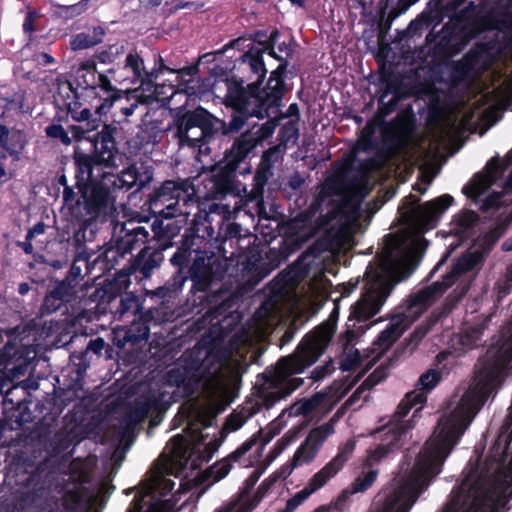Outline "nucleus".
I'll return each instance as SVG.
<instances>
[{
    "instance_id": "nucleus-1",
    "label": "nucleus",
    "mask_w": 512,
    "mask_h": 512,
    "mask_svg": "<svg viewBox=\"0 0 512 512\" xmlns=\"http://www.w3.org/2000/svg\"><path fill=\"white\" fill-rule=\"evenodd\" d=\"M505 374H475L469 388L454 396L412 468H401L391 484L379 493L376 512H409L419 494L458 443L473 418L502 382Z\"/></svg>"
},
{
    "instance_id": "nucleus-2",
    "label": "nucleus",
    "mask_w": 512,
    "mask_h": 512,
    "mask_svg": "<svg viewBox=\"0 0 512 512\" xmlns=\"http://www.w3.org/2000/svg\"><path fill=\"white\" fill-rule=\"evenodd\" d=\"M452 201L451 196L442 195L414 207L418 199L414 195L405 198L401 207L402 214L411 222L416 232L389 236L378 263L367 267L364 291L351 307L350 320L366 321L380 311L395 284L407 278L417 266L426 248L423 231L435 226Z\"/></svg>"
},
{
    "instance_id": "nucleus-3",
    "label": "nucleus",
    "mask_w": 512,
    "mask_h": 512,
    "mask_svg": "<svg viewBox=\"0 0 512 512\" xmlns=\"http://www.w3.org/2000/svg\"><path fill=\"white\" fill-rule=\"evenodd\" d=\"M481 254L478 252L467 253L463 255L455 264L452 271L447 274L442 282H435L414 296H412L405 306L398 308L395 314L390 318L389 324L383 330L374 342V350L377 356L373 359L364 358L360 355L358 349L346 346L341 359V369L344 371L362 368L363 371L369 369L378 356L385 351L394 341H396L403 332L434 302L442 293L463 273L473 270L481 261Z\"/></svg>"
},
{
    "instance_id": "nucleus-4",
    "label": "nucleus",
    "mask_w": 512,
    "mask_h": 512,
    "mask_svg": "<svg viewBox=\"0 0 512 512\" xmlns=\"http://www.w3.org/2000/svg\"><path fill=\"white\" fill-rule=\"evenodd\" d=\"M338 316V307L335 306L329 318L306 336L293 355L278 362L271 385L279 399L288 396L303 383L302 378L294 375L302 373L322 354L335 333Z\"/></svg>"
},
{
    "instance_id": "nucleus-5",
    "label": "nucleus",
    "mask_w": 512,
    "mask_h": 512,
    "mask_svg": "<svg viewBox=\"0 0 512 512\" xmlns=\"http://www.w3.org/2000/svg\"><path fill=\"white\" fill-rule=\"evenodd\" d=\"M243 354L236 352H223L221 354L209 353L200 367H186L182 362L172 368L167 375V380L175 386H192L201 388L212 397L223 395L230 383L236 380L240 374Z\"/></svg>"
},
{
    "instance_id": "nucleus-6",
    "label": "nucleus",
    "mask_w": 512,
    "mask_h": 512,
    "mask_svg": "<svg viewBox=\"0 0 512 512\" xmlns=\"http://www.w3.org/2000/svg\"><path fill=\"white\" fill-rule=\"evenodd\" d=\"M463 191L485 211L512 203V150L504 159L492 158Z\"/></svg>"
},
{
    "instance_id": "nucleus-7",
    "label": "nucleus",
    "mask_w": 512,
    "mask_h": 512,
    "mask_svg": "<svg viewBox=\"0 0 512 512\" xmlns=\"http://www.w3.org/2000/svg\"><path fill=\"white\" fill-rule=\"evenodd\" d=\"M504 503L501 488L488 481L477 467H472L459 487L451 492L443 512H497Z\"/></svg>"
},
{
    "instance_id": "nucleus-8",
    "label": "nucleus",
    "mask_w": 512,
    "mask_h": 512,
    "mask_svg": "<svg viewBox=\"0 0 512 512\" xmlns=\"http://www.w3.org/2000/svg\"><path fill=\"white\" fill-rule=\"evenodd\" d=\"M411 426L399 421L389 422L383 426L378 433L382 437L381 444L370 450L364 462L362 473L353 481L350 487L344 490L334 501L333 506L336 510L352 494L364 492L375 482L378 476V470L373 466L385 458L394 449L399 448L407 439Z\"/></svg>"
},
{
    "instance_id": "nucleus-9",
    "label": "nucleus",
    "mask_w": 512,
    "mask_h": 512,
    "mask_svg": "<svg viewBox=\"0 0 512 512\" xmlns=\"http://www.w3.org/2000/svg\"><path fill=\"white\" fill-rule=\"evenodd\" d=\"M174 485L175 482L163 468L153 469L140 484L127 512H169L179 501V494L187 489L181 483L180 489L171 493Z\"/></svg>"
},
{
    "instance_id": "nucleus-10",
    "label": "nucleus",
    "mask_w": 512,
    "mask_h": 512,
    "mask_svg": "<svg viewBox=\"0 0 512 512\" xmlns=\"http://www.w3.org/2000/svg\"><path fill=\"white\" fill-rule=\"evenodd\" d=\"M201 425L189 421L184 434L174 435L167 443L165 451L173 463L183 465L195 453L199 454L201 460L209 461L217 451L221 444L219 432L216 429L213 433L204 432Z\"/></svg>"
},
{
    "instance_id": "nucleus-11",
    "label": "nucleus",
    "mask_w": 512,
    "mask_h": 512,
    "mask_svg": "<svg viewBox=\"0 0 512 512\" xmlns=\"http://www.w3.org/2000/svg\"><path fill=\"white\" fill-rule=\"evenodd\" d=\"M327 216L325 223L327 247L339 249L358 229L359 204L353 200H342L339 203V196H337V200H333L332 206L328 209Z\"/></svg>"
},
{
    "instance_id": "nucleus-12",
    "label": "nucleus",
    "mask_w": 512,
    "mask_h": 512,
    "mask_svg": "<svg viewBox=\"0 0 512 512\" xmlns=\"http://www.w3.org/2000/svg\"><path fill=\"white\" fill-rule=\"evenodd\" d=\"M441 378V373L435 369H430L423 373L417 382L416 389L406 394L405 398L398 405L395 415L389 422L399 421L403 424H409L412 429L421 407L414 411L410 420L404 421L403 417L413 406L417 404L422 405L424 402H426L427 393H429L438 385Z\"/></svg>"
},
{
    "instance_id": "nucleus-13",
    "label": "nucleus",
    "mask_w": 512,
    "mask_h": 512,
    "mask_svg": "<svg viewBox=\"0 0 512 512\" xmlns=\"http://www.w3.org/2000/svg\"><path fill=\"white\" fill-rule=\"evenodd\" d=\"M337 416H333L328 422L310 430L305 440L296 449L287 474L294 468L312 463L317 457L324 442L335 432Z\"/></svg>"
},
{
    "instance_id": "nucleus-14",
    "label": "nucleus",
    "mask_w": 512,
    "mask_h": 512,
    "mask_svg": "<svg viewBox=\"0 0 512 512\" xmlns=\"http://www.w3.org/2000/svg\"><path fill=\"white\" fill-rule=\"evenodd\" d=\"M189 184L186 181L174 182L166 181L157 189L150 199V206L165 218H171L177 215V206L180 201L187 203L190 195L188 194Z\"/></svg>"
},
{
    "instance_id": "nucleus-15",
    "label": "nucleus",
    "mask_w": 512,
    "mask_h": 512,
    "mask_svg": "<svg viewBox=\"0 0 512 512\" xmlns=\"http://www.w3.org/2000/svg\"><path fill=\"white\" fill-rule=\"evenodd\" d=\"M329 288L328 280L324 273L320 272L303 288L300 296L293 303V313L310 317L322 306Z\"/></svg>"
},
{
    "instance_id": "nucleus-16",
    "label": "nucleus",
    "mask_w": 512,
    "mask_h": 512,
    "mask_svg": "<svg viewBox=\"0 0 512 512\" xmlns=\"http://www.w3.org/2000/svg\"><path fill=\"white\" fill-rule=\"evenodd\" d=\"M160 62H162V59L160 58ZM124 71L131 72L132 76L129 77H118L116 78V81L120 83H124L126 81H129L131 84H135L140 82L141 85L144 86L145 92L148 93V89L146 84H151L150 82H145V79H151L153 77L157 78L158 75L162 72V70H168L163 63H161V66L159 69H153L152 71L148 72L145 69L144 61L143 59L138 55L137 52L131 51L125 59L124 62ZM169 71H171L169 69Z\"/></svg>"
},
{
    "instance_id": "nucleus-17",
    "label": "nucleus",
    "mask_w": 512,
    "mask_h": 512,
    "mask_svg": "<svg viewBox=\"0 0 512 512\" xmlns=\"http://www.w3.org/2000/svg\"><path fill=\"white\" fill-rule=\"evenodd\" d=\"M331 397L324 393H317L309 399H303L294 403L288 409L289 416L321 417L332 407Z\"/></svg>"
},
{
    "instance_id": "nucleus-18",
    "label": "nucleus",
    "mask_w": 512,
    "mask_h": 512,
    "mask_svg": "<svg viewBox=\"0 0 512 512\" xmlns=\"http://www.w3.org/2000/svg\"><path fill=\"white\" fill-rule=\"evenodd\" d=\"M177 135L181 145L199 146L205 138L202 114L195 112L185 115L178 127Z\"/></svg>"
},
{
    "instance_id": "nucleus-19",
    "label": "nucleus",
    "mask_w": 512,
    "mask_h": 512,
    "mask_svg": "<svg viewBox=\"0 0 512 512\" xmlns=\"http://www.w3.org/2000/svg\"><path fill=\"white\" fill-rule=\"evenodd\" d=\"M311 210H314V207H311ZM327 219L328 216L326 214L320 224L314 225L315 215L313 211H310L295 218L290 225V229L293 231L296 241L302 243L320 231L325 233Z\"/></svg>"
},
{
    "instance_id": "nucleus-20",
    "label": "nucleus",
    "mask_w": 512,
    "mask_h": 512,
    "mask_svg": "<svg viewBox=\"0 0 512 512\" xmlns=\"http://www.w3.org/2000/svg\"><path fill=\"white\" fill-rule=\"evenodd\" d=\"M355 449V440H348L338 448L337 454L326 463L318 473L329 482L333 479L340 470L344 467L345 463L351 457Z\"/></svg>"
},
{
    "instance_id": "nucleus-21",
    "label": "nucleus",
    "mask_w": 512,
    "mask_h": 512,
    "mask_svg": "<svg viewBox=\"0 0 512 512\" xmlns=\"http://www.w3.org/2000/svg\"><path fill=\"white\" fill-rule=\"evenodd\" d=\"M355 449V440H348L338 448L337 454L326 463L318 473L329 482L333 479L340 470L344 467L345 463L351 457Z\"/></svg>"
},
{
    "instance_id": "nucleus-22",
    "label": "nucleus",
    "mask_w": 512,
    "mask_h": 512,
    "mask_svg": "<svg viewBox=\"0 0 512 512\" xmlns=\"http://www.w3.org/2000/svg\"><path fill=\"white\" fill-rule=\"evenodd\" d=\"M27 143L26 135L23 131L0 124V147L5 150L14 159L19 158V154Z\"/></svg>"
},
{
    "instance_id": "nucleus-23",
    "label": "nucleus",
    "mask_w": 512,
    "mask_h": 512,
    "mask_svg": "<svg viewBox=\"0 0 512 512\" xmlns=\"http://www.w3.org/2000/svg\"><path fill=\"white\" fill-rule=\"evenodd\" d=\"M284 70L285 65L280 64L278 68L271 73L265 88V97L263 99V104L267 107L278 106L282 99L285 90L283 81Z\"/></svg>"
},
{
    "instance_id": "nucleus-24",
    "label": "nucleus",
    "mask_w": 512,
    "mask_h": 512,
    "mask_svg": "<svg viewBox=\"0 0 512 512\" xmlns=\"http://www.w3.org/2000/svg\"><path fill=\"white\" fill-rule=\"evenodd\" d=\"M491 99L487 100L488 108H501L512 110V77H506L491 92ZM490 97V93L482 98Z\"/></svg>"
},
{
    "instance_id": "nucleus-25",
    "label": "nucleus",
    "mask_w": 512,
    "mask_h": 512,
    "mask_svg": "<svg viewBox=\"0 0 512 512\" xmlns=\"http://www.w3.org/2000/svg\"><path fill=\"white\" fill-rule=\"evenodd\" d=\"M328 482L316 472L307 482L306 486L291 497L282 512H294L295 509L304 503L313 493L320 490Z\"/></svg>"
},
{
    "instance_id": "nucleus-26",
    "label": "nucleus",
    "mask_w": 512,
    "mask_h": 512,
    "mask_svg": "<svg viewBox=\"0 0 512 512\" xmlns=\"http://www.w3.org/2000/svg\"><path fill=\"white\" fill-rule=\"evenodd\" d=\"M75 295V289L70 283L62 281L55 284L53 289L45 297L44 306L47 310L54 311L62 302H67Z\"/></svg>"
},
{
    "instance_id": "nucleus-27",
    "label": "nucleus",
    "mask_w": 512,
    "mask_h": 512,
    "mask_svg": "<svg viewBox=\"0 0 512 512\" xmlns=\"http://www.w3.org/2000/svg\"><path fill=\"white\" fill-rule=\"evenodd\" d=\"M264 494L262 485L253 499H249L246 493L240 495L236 500L222 506L216 512H251L259 503Z\"/></svg>"
},
{
    "instance_id": "nucleus-28",
    "label": "nucleus",
    "mask_w": 512,
    "mask_h": 512,
    "mask_svg": "<svg viewBox=\"0 0 512 512\" xmlns=\"http://www.w3.org/2000/svg\"><path fill=\"white\" fill-rule=\"evenodd\" d=\"M148 93L145 92V88L143 85H141L139 88H136L130 92L129 99L135 100L134 103L130 104L128 107H124L121 109V113L125 117L131 116L135 109L137 108L138 104H148L155 100V87L153 84H146Z\"/></svg>"
},
{
    "instance_id": "nucleus-29",
    "label": "nucleus",
    "mask_w": 512,
    "mask_h": 512,
    "mask_svg": "<svg viewBox=\"0 0 512 512\" xmlns=\"http://www.w3.org/2000/svg\"><path fill=\"white\" fill-rule=\"evenodd\" d=\"M78 183L83 185L96 183L94 169L98 166L94 164L93 159L87 155L76 157Z\"/></svg>"
},
{
    "instance_id": "nucleus-30",
    "label": "nucleus",
    "mask_w": 512,
    "mask_h": 512,
    "mask_svg": "<svg viewBox=\"0 0 512 512\" xmlns=\"http://www.w3.org/2000/svg\"><path fill=\"white\" fill-rule=\"evenodd\" d=\"M482 328L469 326L465 327L459 336L454 340V345H460L461 347L456 348L459 352H464L471 349L476 342L481 338Z\"/></svg>"
},
{
    "instance_id": "nucleus-31",
    "label": "nucleus",
    "mask_w": 512,
    "mask_h": 512,
    "mask_svg": "<svg viewBox=\"0 0 512 512\" xmlns=\"http://www.w3.org/2000/svg\"><path fill=\"white\" fill-rule=\"evenodd\" d=\"M482 328L469 326L465 327L459 336L454 340V345H460L461 347L456 348L459 352H464L471 349L476 342L481 338Z\"/></svg>"
},
{
    "instance_id": "nucleus-32",
    "label": "nucleus",
    "mask_w": 512,
    "mask_h": 512,
    "mask_svg": "<svg viewBox=\"0 0 512 512\" xmlns=\"http://www.w3.org/2000/svg\"><path fill=\"white\" fill-rule=\"evenodd\" d=\"M265 52L266 51L263 46L253 47L244 55V61L248 62L251 70L260 77H263L266 73L262 59L263 53Z\"/></svg>"
},
{
    "instance_id": "nucleus-33",
    "label": "nucleus",
    "mask_w": 512,
    "mask_h": 512,
    "mask_svg": "<svg viewBox=\"0 0 512 512\" xmlns=\"http://www.w3.org/2000/svg\"><path fill=\"white\" fill-rule=\"evenodd\" d=\"M478 216L473 211H462L453 219V230L457 235H464L465 232L474 226Z\"/></svg>"
},
{
    "instance_id": "nucleus-34",
    "label": "nucleus",
    "mask_w": 512,
    "mask_h": 512,
    "mask_svg": "<svg viewBox=\"0 0 512 512\" xmlns=\"http://www.w3.org/2000/svg\"><path fill=\"white\" fill-rule=\"evenodd\" d=\"M278 36V32L274 31L271 33L269 42L266 44H263L265 51L272 57L280 60V61H286L292 54V48L290 44L283 42L278 46V51L275 50L273 47V44L275 42V38Z\"/></svg>"
},
{
    "instance_id": "nucleus-35",
    "label": "nucleus",
    "mask_w": 512,
    "mask_h": 512,
    "mask_svg": "<svg viewBox=\"0 0 512 512\" xmlns=\"http://www.w3.org/2000/svg\"><path fill=\"white\" fill-rule=\"evenodd\" d=\"M261 139V136H255L252 133L243 134L236 142L234 147L237 148L239 155H245L251 149H253L257 142Z\"/></svg>"
},
{
    "instance_id": "nucleus-36",
    "label": "nucleus",
    "mask_w": 512,
    "mask_h": 512,
    "mask_svg": "<svg viewBox=\"0 0 512 512\" xmlns=\"http://www.w3.org/2000/svg\"><path fill=\"white\" fill-rule=\"evenodd\" d=\"M40 14L34 9H28L24 22H23V31L28 37V41H33L34 32L36 31V22Z\"/></svg>"
},
{
    "instance_id": "nucleus-37",
    "label": "nucleus",
    "mask_w": 512,
    "mask_h": 512,
    "mask_svg": "<svg viewBox=\"0 0 512 512\" xmlns=\"http://www.w3.org/2000/svg\"><path fill=\"white\" fill-rule=\"evenodd\" d=\"M232 460H234V459L231 458V455H230L228 458L223 459L222 461L216 463L211 468L212 476L217 480L224 478L229 473V471L231 469V461Z\"/></svg>"
},
{
    "instance_id": "nucleus-38",
    "label": "nucleus",
    "mask_w": 512,
    "mask_h": 512,
    "mask_svg": "<svg viewBox=\"0 0 512 512\" xmlns=\"http://www.w3.org/2000/svg\"><path fill=\"white\" fill-rule=\"evenodd\" d=\"M120 180L123 182V185L127 188H131L134 185L139 184V186L143 185V181L139 179L136 168L129 167L121 173Z\"/></svg>"
},
{
    "instance_id": "nucleus-39",
    "label": "nucleus",
    "mask_w": 512,
    "mask_h": 512,
    "mask_svg": "<svg viewBox=\"0 0 512 512\" xmlns=\"http://www.w3.org/2000/svg\"><path fill=\"white\" fill-rule=\"evenodd\" d=\"M96 44V41L85 33L74 36L71 40V47L74 50L86 49Z\"/></svg>"
},
{
    "instance_id": "nucleus-40",
    "label": "nucleus",
    "mask_w": 512,
    "mask_h": 512,
    "mask_svg": "<svg viewBox=\"0 0 512 512\" xmlns=\"http://www.w3.org/2000/svg\"><path fill=\"white\" fill-rule=\"evenodd\" d=\"M71 498L74 501L73 508L79 510H87L95 501L93 496H87L83 493L82 490L78 491L74 495H71Z\"/></svg>"
},
{
    "instance_id": "nucleus-41",
    "label": "nucleus",
    "mask_w": 512,
    "mask_h": 512,
    "mask_svg": "<svg viewBox=\"0 0 512 512\" xmlns=\"http://www.w3.org/2000/svg\"><path fill=\"white\" fill-rule=\"evenodd\" d=\"M45 131L47 136L51 138L60 139L66 145H69L71 143L70 137L61 125H50L45 129Z\"/></svg>"
},
{
    "instance_id": "nucleus-42",
    "label": "nucleus",
    "mask_w": 512,
    "mask_h": 512,
    "mask_svg": "<svg viewBox=\"0 0 512 512\" xmlns=\"http://www.w3.org/2000/svg\"><path fill=\"white\" fill-rule=\"evenodd\" d=\"M257 442V439L255 436L248 439L246 442H244L236 451H234L231 454V458L234 459V461L240 460V458L246 454Z\"/></svg>"
},
{
    "instance_id": "nucleus-43",
    "label": "nucleus",
    "mask_w": 512,
    "mask_h": 512,
    "mask_svg": "<svg viewBox=\"0 0 512 512\" xmlns=\"http://www.w3.org/2000/svg\"><path fill=\"white\" fill-rule=\"evenodd\" d=\"M245 423V418L240 414L231 415L225 425V429L229 432L236 431L241 428Z\"/></svg>"
},
{
    "instance_id": "nucleus-44",
    "label": "nucleus",
    "mask_w": 512,
    "mask_h": 512,
    "mask_svg": "<svg viewBox=\"0 0 512 512\" xmlns=\"http://www.w3.org/2000/svg\"><path fill=\"white\" fill-rule=\"evenodd\" d=\"M92 84L95 85L93 88L99 87L105 92L110 93L115 90L110 79L104 74H97V81L92 82Z\"/></svg>"
},
{
    "instance_id": "nucleus-45",
    "label": "nucleus",
    "mask_w": 512,
    "mask_h": 512,
    "mask_svg": "<svg viewBox=\"0 0 512 512\" xmlns=\"http://www.w3.org/2000/svg\"><path fill=\"white\" fill-rule=\"evenodd\" d=\"M118 98L119 97L116 94H111L108 97H106L105 99H103L102 103L96 107V113L99 115L105 114L108 110L111 109L114 102Z\"/></svg>"
},
{
    "instance_id": "nucleus-46",
    "label": "nucleus",
    "mask_w": 512,
    "mask_h": 512,
    "mask_svg": "<svg viewBox=\"0 0 512 512\" xmlns=\"http://www.w3.org/2000/svg\"><path fill=\"white\" fill-rule=\"evenodd\" d=\"M472 117H473V115H471L470 117H467L466 115H464V116H462V118L460 120H455L451 125L450 132L458 133L462 130L467 129L470 124V119Z\"/></svg>"
},
{
    "instance_id": "nucleus-47",
    "label": "nucleus",
    "mask_w": 512,
    "mask_h": 512,
    "mask_svg": "<svg viewBox=\"0 0 512 512\" xmlns=\"http://www.w3.org/2000/svg\"><path fill=\"white\" fill-rule=\"evenodd\" d=\"M375 375L370 376L351 396V400H354L357 397H360L361 393L367 389H370L371 386L375 385L377 381H374Z\"/></svg>"
},
{
    "instance_id": "nucleus-48",
    "label": "nucleus",
    "mask_w": 512,
    "mask_h": 512,
    "mask_svg": "<svg viewBox=\"0 0 512 512\" xmlns=\"http://www.w3.org/2000/svg\"><path fill=\"white\" fill-rule=\"evenodd\" d=\"M134 236L137 241L145 244L149 237V232L142 226L133 229Z\"/></svg>"
},
{
    "instance_id": "nucleus-49",
    "label": "nucleus",
    "mask_w": 512,
    "mask_h": 512,
    "mask_svg": "<svg viewBox=\"0 0 512 512\" xmlns=\"http://www.w3.org/2000/svg\"><path fill=\"white\" fill-rule=\"evenodd\" d=\"M105 341L102 338L91 340L88 344V349L96 354H100L104 349Z\"/></svg>"
},
{
    "instance_id": "nucleus-50",
    "label": "nucleus",
    "mask_w": 512,
    "mask_h": 512,
    "mask_svg": "<svg viewBox=\"0 0 512 512\" xmlns=\"http://www.w3.org/2000/svg\"><path fill=\"white\" fill-rule=\"evenodd\" d=\"M259 476L260 475L257 471H253V473L245 481L246 489L240 495H242L243 493H246L247 496H249V489H251L256 484V482L259 479ZM248 498L250 499V497H248Z\"/></svg>"
},
{
    "instance_id": "nucleus-51",
    "label": "nucleus",
    "mask_w": 512,
    "mask_h": 512,
    "mask_svg": "<svg viewBox=\"0 0 512 512\" xmlns=\"http://www.w3.org/2000/svg\"><path fill=\"white\" fill-rule=\"evenodd\" d=\"M36 61L38 62V64L43 66L55 63V59L50 54L45 52L38 54L36 56Z\"/></svg>"
},
{
    "instance_id": "nucleus-52",
    "label": "nucleus",
    "mask_w": 512,
    "mask_h": 512,
    "mask_svg": "<svg viewBox=\"0 0 512 512\" xmlns=\"http://www.w3.org/2000/svg\"><path fill=\"white\" fill-rule=\"evenodd\" d=\"M332 371V367L330 365H326L324 367H321V368H316L313 373H312V377L315 379V380H320L321 378H323L325 375L331 373Z\"/></svg>"
},
{
    "instance_id": "nucleus-53",
    "label": "nucleus",
    "mask_w": 512,
    "mask_h": 512,
    "mask_svg": "<svg viewBox=\"0 0 512 512\" xmlns=\"http://www.w3.org/2000/svg\"><path fill=\"white\" fill-rule=\"evenodd\" d=\"M244 125V118L241 115L235 116L232 118V120L229 123V130L230 131H238L240 130Z\"/></svg>"
},
{
    "instance_id": "nucleus-54",
    "label": "nucleus",
    "mask_w": 512,
    "mask_h": 512,
    "mask_svg": "<svg viewBox=\"0 0 512 512\" xmlns=\"http://www.w3.org/2000/svg\"><path fill=\"white\" fill-rule=\"evenodd\" d=\"M231 308V301L227 300L224 301L221 305L215 308L214 313L216 314V317L224 315L228 309Z\"/></svg>"
},
{
    "instance_id": "nucleus-55",
    "label": "nucleus",
    "mask_w": 512,
    "mask_h": 512,
    "mask_svg": "<svg viewBox=\"0 0 512 512\" xmlns=\"http://www.w3.org/2000/svg\"><path fill=\"white\" fill-rule=\"evenodd\" d=\"M44 233V224L38 223L36 224L31 230H29L27 234V238H32L36 234H42Z\"/></svg>"
},
{
    "instance_id": "nucleus-56",
    "label": "nucleus",
    "mask_w": 512,
    "mask_h": 512,
    "mask_svg": "<svg viewBox=\"0 0 512 512\" xmlns=\"http://www.w3.org/2000/svg\"><path fill=\"white\" fill-rule=\"evenodd\" d=\"M81 70L84 71L86 70L87 73L92 77V78H95L96 77V69H95V65L94 64H89V63H86V64H83L81 66Z\"/></svg>"
},
{
    "instance_id": "nucleus-57",
    "label": "nucleus",
    "mask_w": 512,
    "mask_h": 512,
    "mask_svg": "<svg viewBox=\"0 0 512 512\" xmlns=\"http://www.w3.org/2000/svg\"><path fill=\"white\" fill-rule=\"evenodd\" d=\"M418 0H399L398 6H400V12L406 11L411 5L416 3Z\"/></svg>"
},
{
    "instance_id": "nucleus-58",
    "label": "nucleus",
    "mask_w": 512,
    "mask_h": 512,
    "mask_svg": "<svg viewBox=\"0 0 512 512\" xmlns=\"http://www.w3.org/2000/svg\"><path fill=\"white\" fill-rule=\"evenodd\" d=\"M91 117V111L87 108L82 109L78 116L75 118L77 121H85Z\"/></svg>"
},
{
    "instance_id": "nucleus-59",
    "label": "nucleus",
    "mask_w": 512,
    "mask_h": 512,
    "mask_svg": "<svg viewBox=\"0 0 512 512\" xmlns=\"http://www.w3.org/2000/svg\"><path fill=\"white\" fill-rule=\"evenodd\" d=\"M332 509H336L333 506V501L329 505H321V506L317 507L312 512H330Z\"/></svg>"
},
{
    "instance_id": "nucleus-60",
    "label": "nucleus",
    "mask_w": 512,
    "mask_h": 512,
    "mask_svg": "<svg viewBox=\"0 0 512 512\" xmlns=\"http://www.w3.org/2000/svg\"><path fill=\"white\" fill-rule=\"evenodd\" d=\"M30 286L27 283H21L19 285L18 291L21 295H25L29 292Z\"/></svg>"
},
{
    "instance_id": "nucleus-61",
    "label": "nucleus",
    "mask_w": 512,
    "mask_h": 512,
    "mask_svg": "<svg viewBox=\"0 0 512 512\" xmlns=\"http://www.w3.org/2000/svg\"><path fill=\"white\" fill-rule=\"evenodd\" d=\"M191 6H192V3H190V2H180L175 6V9L179 10V9H184V8H188Z\"/></svg>"
},
{
    "instance_id": "nucleus-62",
    "label": "nucleus",
    "mask_w": 512,
    "mask_h": 512,
    "mask_svg": "<svg viewBox=\"0 0 512 512\" xmlns=\"http://www.w3.org/2000/svg\"><path fill=\"white\" fill-rule=\"evenodd\" d=\"M450 356H452V353H451V352H447V353L442 352V353H440V354L437 356V358H438V361H439V362H441L442 360H445V359H447V358H448V357H450Z\"/></svg>"
},
{
    "instance_id": "nucleus-63",
    "label": "nucleus",
    "mask_w": 512,
    "mask_h": 512,
    "mask_svg": "<svg viewBox=\"0 0 512 512\" xmlns=\"http://www.w3.org/2000/svg\"><path fill=\"white\" fill-rule=\"evenodd\" d=\"M503 248L507 251L512 250V238L504 242Z\"/></svg>"
},
{
    "instance_id": "nucleus-64",
    "label": "nucleus",
    "mask_w": 512,
    "mask_h": 512,
    "mask_svg": "<svg viewBox=\"0 0 512 512\" xmlns=\"http://www.w3.org/2000/svg\"><path fill=\"white\" fill-rule=\"evenodd\" d=\"M181 257H182V255H180V254L176 253V254H174V256L171 258V262H172L173 264H178V263H180V260H179V259H180Z\"/></svg>"
}]
</instances>
